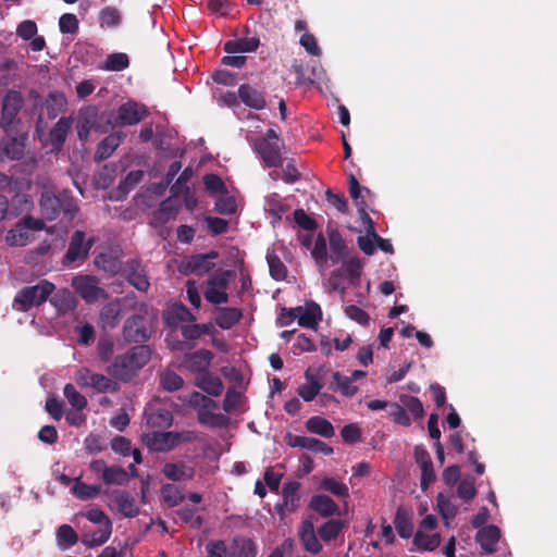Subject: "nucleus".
Masks as SVG:
<instances>
[{
    "mask_svg": "<svg viewBox=\"0 0 557 557\" xmlns=\"http://www.w3.org/2000/svg\"><path fill=\"white\" fill-rule=\"evenodd\" d=\"M147 424L152 429H166L173 422L172 412L161 407H149L146 410Z\"/></svg>",
    "mask_w": 557,
    "mask_h": 557,
    "instance_id": "obj_20",
    "label": "nucleus"
},
{
    "mask_svg": "<svg viewBox=\"0 0 557 557\" xmlns=\"http://www.w3.org/2000/svg\"><path fill=\"white\" fill-rule=\"evenodd\" d=\"M160 384L163 389L174 392L183 386L184 380L174 371L166 370L160 376Z\"/></svg>",
    "mask_w": 557,
    "mask_h": 557,
    "instance_id": "obj_51",
    "label": "nucleus"
},
{
    "mask_svg": "<svg viewBox=\"0 0 557 557\" xmlns=\"http://www.w3.org/2000/svg\"><path fill=\"white\" fill-rule=\"evenodd\" d=\"M123 140L122 133H112L108 135L99 145L96 151L97 160L108 159Z\"/></svg>",
    "mask_w": 557,
    "mask_h": 557,
    "instance_id": "obj_31",
    "label": "nucleus"
},
{
    "mask_svg": "<svg viewBox=\"0 0 557 557\" xmlns=\"http://www.w3.org/2000/svg\"><path fill=\"white\" fill-rule=\"evenodd\" d=\"M218 404L213 400V406L206 404L198 410L199 423L210 428H225L230 423V418L223 413H218Z\"/></svg>",
    "mask_w": 557,
    "mask_h": 557,
    "instance_id": "obj_17",
    "label": "nucleus"
},
{
    "mask_svg": "<svg viewBox=\"0 0 557 557\" xmlns=\"http://www.w3.org/2000/svg\"><path fill=\"white\" fill-rule=\"evenodd\" d=\"M24 137H12L5 139L0 146V157L9 158L12 160L20 159L24 152Z\"/></svg>",
    "mask_w": 557,
    "mask_h": 557,
    "instance_id": "obj_29",
    "label": "nucleus"
},
{
    "mask_svg": "<svg viewBox=\"0 0 557 557\" xmlns=\"http://www.w3.org/2000/svg\"><path fill=\"white\" fill-rule=\"evenodd\" d=\"M255 148L262 158L265 166L276 168L282 164L281 147L277 143L256 140Z\"/></svg>",
    "mask_w": 557,
    "mask_h": 557,
    "instance_id": "obj_12",
    "label": "nucleus"
},
{
    "mask_svg": "<svg viewBox=\"0 0 557 557\" xmlns=\"http://www.w3.org/2000/svg\"><path fill=\"white\" fill-rule=\"evenodd\" d=\"M150 357L151 349L148 346H135L124 355L116 357L108 368V372L121 381H129L138 370L148 363Z\"/></svg>",
    "mask_w": 557,
    "mask_h": 557,
    "instance_id": "obj_1",
    "label": "nucleus"
},
{
    "mask_svg": "<svg viewBox=\"0 0 557 557\" xmlns=\"http://www.w3.org/2000/svg\"><path fill=\"white\" fill-rule=\"evenodd\" d=\"M413 543L421 550H434L441 543V536L436 532L428 533L426 531L418 530Z\"/></svg>",
    "mask_w": 557,
    "mask_h": 557,
    "instance_id": "obj_36",
    "label": "nucleus"
},
{
    "mask_svg": "<svg viewBox=\"0 0 557 557\" xmlns=\"http://www.w3.org/2000/svg\"><path fill=\"white\" fill-rule=\"evenodd\" d=\"M212 359L213 354L210 350L200 349L188 355L183 364L191 373L200 375L201 373L208 372Z\"/></svg>",
    "mask_w": 557,
    "mask_h": 557,
    "instance_id": "obj_14",
    "label": "nucleus"
},
{
    "mask_svg": "<svg viewBox=\"0 0 557 557\" xmlns=\"http://www.w3.org/2000/svg\"><path fill=\"white\" fill-rule=\"evenodd\" d=\"M103 481L109 485H123L127 483L128 475L127 472L121 467H108L103 476Z\"/></svg>",
    "mask_w": 557,
    "mask_h": 557,
    "instance_id": "obj_52",
    "label": "nucleus"
},
{
    "mask_svg": "<svg viewBox=\"0 0 557 557\" xmlns=\"http://www.w3.org/2000/svg\"><path fill=\"white\" fill-rule=\"evenodd\" d=\"M72 491L73 494L79 499L87 500L97 497V495L100 493V486L88 485L82 482L79 479H76Z\"/></svg>",
    "mask_w": 557,
    "mask_h": 557,
    "instance_id": "obj_48",
    "label": "nucleus"
},
{
    "mask_svg": "<svg viewBox=\"0 0 557 557\" xmlns=\"http://www.w3.org/2000/svg\"><path fill=\"white\" fill-rule=\"evenodd\" d=\"M344 271L349 276L350 281L355 283L357 280H359L362 271V261L357 258L352 257L348 260L344 261L343 263Z\"/></svg>",
    "mask_w": 557,
    "mask_h": 557,
    "instance_id": "obj_58",
    "label": "nucleus"
},
{
    "mask_svg": "<svg viewBox=\"0 0 557 557\" xmlns=\"http://www.w3.org/2000/svg\"><path fill=\"white\" fill-rule=\"evenodd\" d=\"M127 281L139 292H146L150 286L144 269L137 262L128 265Z\"/></svg>",
    "mask_w": 557,
    "mask_h": 557,
    "instance_id": "obj_33",
    "label": "nucleus"
},
{
    "mask_svg": "<svg viewBox=\"0 0 557 557\" xmlns=\"http://www.w3.org/2000/svg\"><path fill=\"white\" fill-rule=\"evenodd\" d=\"M306 428L310 433L320 435L325 438H331L335 434L332 423L319 416L311 417L306 422Z\"/></svg>",
    "mask_w": 557,
    "mask_h": 557,
    "instance_id": "obj_30",
    "label": "nucleus"
},
{
    "mask_svg": "<svg viewBox=\"0 0 557 557\" xmlns=\"http://www.w3.org/2000/svg\"><path fill=\"white\" fill-rule=\"evenodd\" d=\"M163 474L172 481L189 480L194 475V469L184 462L166 463L163 467Z\"/></svg>",
    "mask_w": 557,
    "mask_h": 557,
    "instance_id": "obj_34",
    "label": "nucleus"
},
{
    "mask_svg": "<svg viewBox=\"0 0 557 557\" xmlns=\"http://www.w3.org/2000/svg\"><path fill=\"white\" fill-rule=\"evenodd\" d=\"M298 488L299 483L297 482H288L283 486V503L276 506L278 513L283 515L285 511L296 510L299 502Z\"/></svg>",
    "mask_w": 557,
    "mask_h": 557,
    "instance_id": "obj_22",
    "label": "nucleus"
},
{
    "mask_svg": "<svg viewBox=\"0 0 557 557\" xmlns=\"http://www.w3.org/2000/svg\"><path fill=\"white\" fill-rule=\"evenodd\" d=\"M123 334L126 341L140 343L148 338L147 331L144 327V319L140 315H134L125 322Z\"/></svg>",
    "mask_w": 557,
    "mask_h": 557,
    "instance_id": "obj_19",
    "label": "nucleus"
},
{
    "mask_svg": "<svg viewBox=\"0 0 557 557\" xmlns=\"http://www.w3.org/2000/svg\"><path fill=\"white\" fill-rule=\"evenodd\" d=\"M76 383L83 388H92L97 393L116 392L119 385L110 377L95 373L88 368H81L75 374Z\"/></svg>",
    "mask_w": 557,
    "mask_h": 557,
    "instance_id": "obj_5",
    "label": "nucleus"
},
{
    "mask_svg": "<svg viewBox=\"0 0 557 557\" xmlns=\"http://www.w3.org/2000/svg\"><path fill=\"white\" fill-rule=\"evenodd\" d=\"M148 111L144 104L136 101L122 103L117 109L116 121L119 125H135L144 120Z\"/></svg>",
    "mask_w": 557,
    "mask_h": 557,
    "instance_id": "obj_9",
    "label": "nucleus"
},
{
    "mask_svg": "<svg viewBox=\"0 0 557 557\" xmlns=\"http://www.w3.org/2000/svg\"><path fill=\"white\" fill-rule=\"evenodd\" d=\"M298 535L306 552L317 555L322 550V545L317 536L314 525L311 520L306 519L302 521Z\"/></svg>",
    "mask_w": 557,
    "mask_h": 557,
    "instance_id": "obj_16",
    "label": "nucleus"
},
{
    "mask_svg": "<svg viewBox=\"0 0 557 557\" xmlns=\"http://www.w3.org/2000/svg\"><path fill=\"white\" fill-rule=\"evenodd\" d=\"M168 320L172 324L194 322L196 317L182 304H174L168 311Z\"/></svg>",
    "mask_w": 557,
    "mask_h": 557,
    "instance_id": "obj_43",
    "label": "nucleus"
},
{
    "mask_svg": "<svg viewBox=\"0 0 557 557\" xmlns=\"http://www.w3.org/2000/svg\"><path fill=\"white\" fill-rule=\"evenodd\" d=\"M259 47V39L257 37L238 38L228 40L224 45V50L227 53L252 52Z\"/></svg>",
    "mask_w": 557,
    "mask_h": 557,
    "instance_id": "obj_32",
    "label": "nucleus"
},
{
    "mask_svg": "<svg viewBox=\"0 0 557 557\" xmlns=\"http://www.w3.org/2000/svg\"><path fill=\"white\" fill-rule=\"evenodd\" d=\"M191 176H193V170L190 168H186L181 173V175L178 176L176 182L172 185V187H171L172 196L178 197L181 195V193H183V190L189 189L187 186V183L189 182Z\"/></svg>",
    "mask_w": 557,
    "mask_h": 557,
    "instance_id": "obj_61",
    "label": "nucleus"
},
{
    "mask_svg": "<svg viewBox=\"0 0 557 557\" xmlns=\"http://www.w3.org/2000/svg\"><path fill=\"white\" fill-rule=\"evenodd\" d=\"M305 377L306 383L298 387V395L305 401H311L320 393L322 385L320 384L318 376L312 372L311 369H308L305 372Z\"/></svg>",
    "mask_w": 557,
    "mask_h": 557,
    "instance_id": "obj_27",
    "label": "nucleus"
},
{
    "mask_svg": "<svg viewBox=\"0 0 557 557\" xmlns=\"http://www.w3.org/2000/svg\"><path fill=\"white\" fill-rule=\"evenodd\" d=\"M330 239V247H331V256L330 260L333 264L339 262L342 259H344L346 255V244L343 237L337 232H331L329 235Z\"/></svg>",
    "mask_w": 557,
    "mask_h": 557,
    "instance_id": "obj_41",
    "label": "nucleus"
},
{
    "mask_svg": "<svg viewBox=\"0 0 557 557\" xmlns=\"http://www.w3.org/2000/svg\"><path fill=\"white\" fill-rule=\"evenodd\" d=\"M195 384L211 396H219L223 392V383L221 379L209 371L201 373L200 375H196Z\"/></svg>",
    "mask_w": 557,
    "mask_h": 557,
    "instance_id": "obj_23",
    "label": "nucleus"
},
{
    "mask_svg": "<svg viewBox=\"0 0 557 557\" xmlns=\"http://www.w3.org/2000/svg\"><path fill=\"white\" fill-rule=\"evenodd\" d=\"M232 272L228 270L215 271L207 281L205 298L213 305H222L228 301L227 289Z\"/></svg>",
    "mask_w": 557,
    "mask_h": 557,
    "instance_id": "obj_4",
    "label": "nucleus"
},
{
    "mask_svg": "<svg viewBox=\"0 0 557 557\" xmlns=\"http://www.w3.org/2000/svg\"><path fill=\"white\" fill-rule=\"evenodd\" d=\"M112 533V522L108 521V527H103L92 533L84 534L82 543L88 547H97L104 544Z\"/></svg>",
    "mask_w": 557,
    "mask_h": 557,
    "instance_id": "obj_37",
    "label": "nucleus"
},
{
    "mask_svg": "<svg viewBox=\"0 0 557 557\" xmlns=\"http://www.w3.org/2000/svg\"><path fill=\"white\" fill-rule=\"evenodd\" d=\"M78 541L77 533L69 524H62L57 531V543L58 546L65 550L74 546Z\"/></svg>",
    "mask_w": 557,
    "mask_h": 557,
    "instance_id": "obj_40",
    "label": "nucleus"
},
{
    "mask_svg": "<svg viewBox=\"0 0 557 557\" xmlns=\"http://www.w3.org/2000/svg\"><path fill=\"white\" fill-rule=\"evenodd\" d=\"M500 537V530L496 525H487L481 529L476 534V541L481 548L486 553H493Z\"/></svg>",
    "mask_w": 557,
    "mask_h": 557,
    "instance_id": "obj_25",
    "label": "nucleus"
},
{
    "mask_svg": "<svg viewBox=\"0 0 557 557\" xmlns=\"http://www.w3.org/2000/svg\"><path fill=\"white\" fill-rule=\"evenodd\" d=\"M51 302L59 309H71L74 306L73 297L67 289L58 292L51 299Z\"/></svg>",
    "mask_w": 557,
    "mask_h": 557,
    "instance_id": "obj_63",
    "label": "nucleus"
},
{
    "mask_svg": "<svg viewBox=\"0 0 557 557\" xmlns=\"http://www.w3.org/2000/svg\"><path fill=\"white\" fill-rule=\"evenodd\" d=\"M310 508L323 517H330L337 512L338 506L326 495H315L310 500Z\"/></svg>",
    "mask_w": 557,
    "mask_h": 557,
    "instance_id": "obj_35",
    "label": "nucleus"
},
{
    "mask_svg": "<svg viewBox=\"0 0 557 557\" xmlns=\"http://www.w3.org/2000/svg\"><path fill=\"white\" fill-rule=\"evenodd\" d=\"M238 98L249 108L261 110L265 106V99L262 92L249 85H242L238 88Z\"/></svg>",
    "mask_w": 557,
    "mask_h": 557,
    "instance_id": "obj_26",
    "label": "nucleus"
},
{
    "mask_svg": "<svg viewBox=\"0 0 557 557\" xmlns=\"http://www.w3.org/2000/svg\"><path fill=\"white\" fill-rule=\"evenodd\" d=\"M72 287L87 302L94 304L108 298L107 292L99 286V280L92 275H76Z\"/></svg>",
    "mask_w": 557,
    "mask_h": 557,
    "instance_id": "obj_6",
    "label": "nucleus"
},
{
    "mask_svg": "<svg viewBox=\"0 0 557 557\" xmlns=\"http://www.w3.org/2000/svg\"><path fill=\"white\" fill-rule=\"evenodd\" d=\"M61 207V195L57 196L51 191H45L41 194L40 210L44 218L50 221L54 220L59 215Z\"/></svg>",
    "mask_w": 557,
    "mask_h": 557,
    "instance_id": "obj_21",
    "label": "nucleus"
},
{
    "mask_svg": "<svg viewBox=\"0 0 557 557\" xmlns=\"http://www.w3.org/2000/svg\"><path fill=\"white\" fill-rule=\"evenodd\" d=\"M54 289V284L47 280H42L34 286L24 287L16 294L13 308L17 311H27L33 306L44 304Z\"/></svg>",
    "mask_w": 557,
    "mask_h": 557,
    "instance_id": "obj_2",
    "label": "nucleus"
},
{
    "mask_svg": "<svg viewBox=\"0 0 557 557\" xmlns=\"http://www.w3.org/2000/svg\"><path fill=\"white\" fill-rule=\"evenodd\" d=\"M311 256L320 268V271L323 273L330 258L327 257L326 242L322 235L318 236L315 239L313 249L311 250Z\"/></svg>",
    "mask_w": 557,
    "mask_h": 557,
    "instance_id": "obj_44",
    "label": "nucleus"
},
{
    "mask_svg": "<svg viewBox=\"0 0 557 557\" xmlns=\"http://www.w3.org/2000/svg\"><path fill=\"white\" fill-rule=\"evenodd\" d=\"M45 228L40 219L25 216L16 225L9 230L5 235V243L11 247H23L34 240V232Z\"/></svg>",
    "mask_w": 557,
    "mask_h": 557,
    "instance_id": "obj_3",
    "label": "nucleus"
},
{
    "mask_svg": "<svg viewBox=\"0 0 557 557\" xmlns=\"http://www.w3.org/2000/svg\"><path fill=\"white\" fill-rule=\"evenodd\" d=\"M286 443L290 447H300L314 453H318L319 447L322 445V441L320 440L292 434L287 435Z\"/></svg>",
    "mask_w": 557,
    "mask_h": 557,
    "instance_id": "obj_42",
    "label": "nucleus"
},
{
    "mask_svg": "<svg viewBox=\"0 0 557 557\" xmlns=\"http://www.w3.org/2000/svg\"><path fill=\"white\" fill-rule=\"evenodd\" d=\"M92 244V238L85 242V233L76 231L71 237L67 251L64 256V263L72 264L76 261H84L87 258Z\"/></svg>",
    "mask_w": 557,
    "mask_h": 557,
    "instance_id": "obj_8",
    "label": "nucleus"
},
{
    "mask_svg": "<svg viewBox=\"0 0 557 557\" xmlns=\"http://www.w3.org/2000/svg\"><path fill=\"white\" fill-rule=\"evenodd\" d=\"M388 414L393 419L394 422L401 424V425H410L411 420L408 417L403 404H389L388 406Z\"/></svg>",
    "mask_w": 557,
    "mask_h": 557,
    "instance_id": "obj_60",
    "label": "nucleus"
},
{
    "mask_svg": "<svg viewBox=\"0 0 557 557\" xmlns=\"http://www.w3.org/2000/svg\"><path fill=\"white\" fill-rule=\"evenodd\" d=\"M191 434L189 432H151L145 435L146 445L156 451H168L174 448L182 441H189Z\"/></svg>",
    "mask_w": 557,
    "mask_h": 557,
    "instance_id": "obj_7",
    "label": "nucleus"
},
{
    "mask_svg": "<svg viewBox=\"0 0 557 557\" xmlns=\"http://www.w3.org/2000/svg\"><path fill=\"white\" fill-rule=\"evenodd\" d=\"M236 209L237 205L233 196H221L215 201V210L221 214H233Z\"/></svg>",
    "mask_w": 557,
    "mask_h": 557,
    "instance_id": "obj_62",
    "label": "nucleus"
},
{
    "mask_svg": "<svg viewBox=\"0 0 557 557\" xmlns=\"http://www.w3.org/2000/svg\"><path fill=\"white\" fill-rule=\"evenodd\" d=\"M457 494L465 502L471 500L476 494L474 481L470 479L462 480L457 487Z\"/></svg>",
    "mask_w": 557,
    "mask_h": 557,
    "instance_id": "obj_64",
    "label": "nucleus"
},
{
    "mask_svg": "<svg viewBox=\"0 0 557 557\" xmlns=\"http://www.w3.org/2000/svg\"><path fill=\"white\" fill-rule=\"evenodd\" d=\"M63 393L73 409L81 411L87 406L86 397L82 395L73 384H66Z\"/></svg>",
    "mask_w": 557,
    "mask_h": 557,
    "instance_id": "obj_49",
    "label": "nucleus"
},
{
    "mask_svg": "<svg viewBox=\"0 0 557 557\" xmlns=\"http://www.w3.org/2000/svg\"><path fill=\"white\" fill-rule=\"evenodd\" d=\"M112 499L120 513L127 518H134L139 513V508L136 505L135 498L127 492L114 491Z\"/></svg>",
    "mask_w": 557,
    "mask_h": 557,
    "instance_id": "obj_18",
    "label": "nucleus"
},
{
    "mask_svg": "<svg viewBox=\"0 0 557 557\" xmlns=\"http://www.w3.org/2000/svg\"><path fill=\"white\" fill-rule=\"evenodd\" d=\"M321 488L338 497H347L349 494L347 485L333 478H325L321 482Z\"/></svg>",
    "mask_w": 557,
    "mask_h": 557,
    "instance_id": "obj_54",
    "label": "nucleus"
},
{
    "mask_svg": "<svg viewBox=\"0 0 557 557\" xmlns=\"http://www.w3.org/2000/svg\"><path fill=\"white\" fill-rule=\"evenodd\" d=\"M23 106V97L16 90L7 92L2 102V119L1 125L8 131L11 124L15 121L21 108Z\"/></svg>",
    "mask_w": 557,
    "mask_h": 557,
    "instance_id": "obj_10",
    "label": "nucleus"
},
{
    "mask_svg": "<svg viewBox=\"0 0 557 557\" xmlns=\"http://www.w3.org/2000/svg\"><path fill=\"white\" fill-rule=\"evenodd\" d=\"M121 22V14L117 9L107 7L100 12V24L102 27H114Z\"/></svg>",
    "mask_w": 557,
    "mask_h": 557,
    "instance_id": "obj_56",
    "label": "nucleus"
},
{
    "mask_svg": "<svg viewBox=\"0 0 557 557\" xmlns=\"http://www.w3.org/2000/svg\"><path fill=\"white\" fill-rule=\"evenodd\" d=\"M344 528V522L341 520H329L318 529L319 536L329 542L338 536Z\"/></svg>",
    "mask_w": 557,
    "mask_h": 557,
    "instance_id": "obj_47",
    "label": "nucleus"
},
{
    "mask_svg": "<svg viewBox=\"0 0 557 557\" xmlns=\"http://www.w3.org/2000/svg\"><path fill=\"white\" fill-rule=\"evenodd\" d=\"M164 502L170 506H177L183 500V495L178 488L173 484H165L161 490Z\"/></svg>",
    "mask_w": 557,
    "mask_h": 557,
    "instance_id": "obj_57",
    "label": "nucleus"
},
{
    "mask_svg": "<svg viewBox=\"0 0 557 557\" xmlns=\"http://www.w3.org/2000/svg\"><path fill=\"white\" fill-rule=\"evenodd\" d=\"M255 543L247 537H235L227 546V557H255Z\"/></svg>",
    "mask_w": 557,
    "mask_h": 557,
    "instance_id": "obj_24",
    "label": "nucleus"
},
{
    "mask_svg": "<svg viewBox=\"0 0 557 557\" xmlns=\"http://www.w3.org/2000/svg\"><path fill=\"white\" fill-rule=\"evenodd\" d=\"M128 57L125 53H112L107 57L104 69L108 71H122L128 66Z\"/></svg>",
    "mask_w": 557,
    "mask_h": 557,
    "instance_id": "obj_55",
    "label": "nucleus"
},
{
    "mask_svg": "<svg viewBox=\"0 0 557 557\" xmlns=\"http://www.w3.org/2000/svg\"><path fill=\"white\" fill-rule=\"evenodd\" d=\"M218 257V252L211 251L206 255H196L182 262L181 270L183 273L203 274L213 269L212 259Z\"/></svg>",
    "mask_w": 557,
    "mask_h": 557,
    "instance_id": "obj_11",
    "label": "nucleus"
},
{
    "mask_svg": "<svg viewBox=\"0 0 557 557\" xmlns=\"http://www.w3.org/2000/svg\"><path fill=\"white\" fill-rule=\"evenodd\" d=\"M206 189L211 194H226V186L220 176L215 174H207L203 177Z\"/></svg>",
    "mask_w": 557,
    "mask_h": 557,
    "instance_id": "obj_59",
    "label": "nucleus"
},
{
    "mask_svg": "<svg viewBox=\"0 0 557 557\" xmlns=\"http://www.w3.org/2000/svg\"><path fill=\"white\" fill-rule=\"evenodd\" d=\"M71 125V119L61 117L44 140V144L50 146L51 151H59L66 139Z\"/></svg>",
    "mask_w": 557,
    "mask_h": 557,
    "instance_id": "obj_13",
    "label": "nucleus"
},
{
    "mask_svg": "<svg viewBox=\"0 0 557 557\" xmlns=\"http://www.w3.org/2000/svg\"><path fill=\"white\" fill-rule=\"evenodd\" d=\"M298 324L304 327L315 329L322 318V311L318 304L311 301L306 306L295 307Z\"/></svg>",
    "mask_w": 557,
    "mask_h": 557,
    "instance_id": "obj_15",
    "label": "nucleus"
},
{
    "mask_svg": "<svg viewBox=\"0 0 557 557\" xmlns=\"http://www.w3.org/2000/svg\"><path fill=\"white\" fill-rule=\"evenodd\" d=\"M437 510L441 513L446 525H449V521L454 519L458 512L457 506L451 502L449 497L444 494H438L436 498Z\"/></svg>",
    "mask_w": 557,
    "mask_h": 557,
    "instance_id": "obj_39",
    "label": "nucleus"
},
{
    "mask_svg": "<svg viewBox=\"0 0 557 557\" xmlns=\"http://www.w3.org/2000/svg\"><path fill=\"white\" fill-rule=\"evenodd\" d=\"M333 381L335 383L334 391L339 392L344 396L351 397L358 391V387L354 385L351 379L347 375H343L339 372L333 373Z\"/></svg>",
    "mask_w": 557,
    "mask_h": 557,
    "instance_id": "obj_45",
    "label": "nucleus"
},
{
    "mask_svg": "<svg viewBox=\"0 0 557 557\" xmlns=\"http://www.w3.org/2000/svg\"><path fill=\"white\" fill-rule=\"evenodd\" d=\"M243 314L242 311L237 308L224 307L218 308L215 313V323L224 330H228L234 326L240 319Z\"/></svg>",
    "mask_w": 557,
    "mask_h": 557,
    "instance_id": "obj_28",
    "label": "nucleus"
},
{
    "mask_svg": "<svg viewBox=\"0 0 557 557\" xmlns=\"http://www.w3.org/2000/svg\"><path fill=\"white\" fill-rule=\"evenodd\" d=\"M267 262L271 276L276 281H283L287 275V269L280 257L274 252L268 251Z\"/></svg>",
    "mask_w": 557,
    "mask_h": 557,
    "instance_id": "obj_46",
    "label": "nucleus"
},
{
    "mask_svg": "<svg viewBox=\"0 0 557 557\" xmlns=\"http://www.w3.org/2000/svg\"><path fill=\"white\" fill-rule=\"evenodd\" d=\"M178 209L171 198L161 202L159 209L154 212V220L159 223H166L175 216Z\"/></svg>",
    "mask_w": 557,
    "mask_h": 557,
    "instance_id": "obj_50",
    "label": "nucleus"
},
{
    "mask_svg": "<svg viewBox=\"0 0 557 557\" xmlns=\"http://www.w3.org/2000/svg\"><path fill=\"white\" fill-rule=\"evenodd\" d=\"M66 98L63 94L54 91L49 94L46 100V109L50 119L57 117L66 107Z\"/></svg>",
    "mask_w": 557,
    "mask_h": 557,
    "instance_id": "obj_38",
    "label": "nucleus"
},
{
    "mask_svg": "<svg viewBox=\"0 0 557 557\" xmlns=\"http://www.w3.org/2000/svg\"><path fill=\"white\" fill-rule=\"evenodd\" d=\"M400 403L414 419H420L423 417L424 410L419 398L409 395H403L400 396Z\"/></svg>",
    "mask_w": 557,
    "mask_h": 557,
    "instance_id": "obj_53",
    "label": "nucleus"
}]
</instances>
